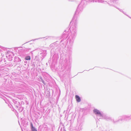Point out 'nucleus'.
<instances>
[{
	"mask_svg": "<svg viewBox=\"0 0 131 131\" xmlns=\"http://www.w3.org/2000/svg\"><path fill=\"white\" fill-rule=\"evenodd\" d=\"M25 59L26 60H29L30 59V56H27L25 57Z\"/></svg>",
	"mask_w": 131,
	"mask_h": 131,
	"instance_id": "7ed1b4c3",
	"label": "nucleus"
},
{
	"mask_svg": "<svg viewBox=\"0 0 131 131\" xmlns=\"http://www.w3.org/2000/svg\"><path fill=\"white\" fill-rule=\"evenodd\" d=\"M31 129L32 131H37V130L35 129V128L33 127L32 124L31 125Z\"/></svg>",
	"mask_w": 131,
	"mask_h": 131,
	"instance_id": "20e7f679",
	"label": "nucleus"
},
{
	"mask_svg": "<svg viewBox=\"0 0 131 131\" xmlns=\"http://www.w3.org/2000/svg\"><path fill=\"white\" fill-rule=\"evenodd\" d=\"M75 99L77 102H79L81 101L80 99L78 96L76 95L75 96Z\"/></svg>",
	"mask_w": 131,
	"mask_h": 131,
	"instance_id": "f03ea898",
	"label": "nucleus"
},
{
	"mask_svg": "<svg viewBox=\"0 0 131 131\" xmlns=\"http://www.w3.org/2000/svg\"><path fill=\"white\" fill-rule=\"evenodd\" d=\"M93 111L94 113L96 114H99L100 115H101V113L100 112V111L97 109H95Z\"/></svg>",
	"mask_w": 131,
	"mask_h": 131,
	"instance_id": "f257e3e1",
	"label": "nucleus"
}]
</instances>
